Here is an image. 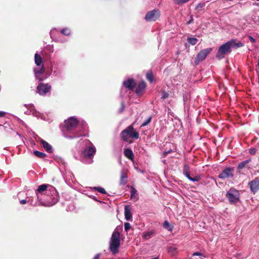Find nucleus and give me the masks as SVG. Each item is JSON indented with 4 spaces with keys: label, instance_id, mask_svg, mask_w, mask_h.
<instances>
[{
    "label": "nucleus",
    "instance_id": "nucleus-1",
    "mask_svg": "<svg viewBox=\"0 0 259 259\" xmlns=\"http://www.w3.org/2000/svg\"><path fill=\"white\" fill-rule=\"evenodd\" d=\"M34 194L38 202L44 206H51L59 200L58 193L55 188L48 184L39 186Z\"/></svg>",
    "mask_w": 259,
    "mask_h": 259
},
{
    "label": "nucleus",
    "instance_id": "nucleus-2",
    "mask_svg": "<svg viewBox=\"0 0 259 259\" xmlns=\"http://www.w3.org/2000/svg\"><path fill=\"white\" fill-rule=\"evenodd\" d=\"M65 126L62 132L65 138L72 139L82 135L78 120L75 117H69L65 121Z\"/></svg>",
    "mask_w": 259,
    "mask_h": 259
},
{
    "label": "nucleus",
    "instance_id": "nucleus-3",
    "mask_svg": "<svg viewBox=\"0 0 259 259\" xmlns=\"http://www.w3.org/2000/svg\"><path fill=\"white\" fill-rule=\"evenodd\" d=\"M85 148L82 151V157L80 160L86 164H91L93 162V158L96 152V149L93 144L89 140L83 141Z\"/></svg>",
    "mask_w": 259,
    "mask_h": 259
},
{
    "label": "nucleus",
    "instance_id": "nucleus-4",
    "mask_svg": "<svg viewBox=\"0 0 259 259\" xmlns=\"http://www.w3.org/2000/svg\"><path fill=\"white\" fill-rule=\"evenodd\" d=\"M120 244V233L118 231H114L110 238L109 247L110 251L113 254L118 253Z\"/></svg>",
    "mask_w": 259,
    "mask_h": 259
},
{
    "label": "nucleus",
    "instance_id": "nucleus-5",
    "mask_svg": "<svg viewBox=\"0 0 259 259\" xmlns=\"http://www.w3.org/2000/svg\"><path fill=\"white\" fill-rule=\"evenodd\" d=\"M65 65V63L61 61L52 63L51 71L52 75L58 78H62L63 77Z\"/></svg>",
    "mask_w": 259,
    "mask_h": 259
},
{
    "label": "nucleus",
    "instance_id": "nucleus-6",
    "mask_svg": "<svg viewBox=\"0 0 259 259\" xmlns=\"http://www.w3.org/2000/svg\"><path fill=\"white\" fill-rule=\"evenodd\" d=\"M120 136L122 139L125 142H127L129 138L131 137L135 139L139 138V133L135 130L132 125L128 126L127 128L122 131Z\"/></svg>",
    "mask_w": 259,
    "mask_h": 259
},
{
    "label": "nucleus",
    "instance_id": "nucleus-7",
    "mask_svg": "<svg viewBox=\"0 0 259 259\" xmlns=\"http://www.w3.org/2000/svg\"><path fill=\"white\" fill-rule=\"evenodd\" d=\"M230 44L228 41L220 47L216 55V57L218 59L221 60L224 58L226 55L229 54L231 53L232 48Z\"/></svg>",
    "mask_w": 259,
    "mask_h": 259
},
{
    "label": "nucleus",
    "instance_id": "nucleus-8",
    "mask_svg": "<svg viewBox=\"0 0 259 259\" xmlns=\"http://www.w3.org/2000/svg\"><path fill=\"white\" fill-rule=\"evenodd\" d=\"M226 197L231 204H235L239 200V191L234 188H231L226 193Z\"/></svg>",
    "mask_w": 259,
    "mask_h": 259
},
{
    "label": "nucleus",
    "instance_id": "nucleus-9",
    "mask_svg": "<svg viewBox=\"0 0 259 259\" xmlns=\"http://www.w3.org/2000/svg\"><path fill=\"white\" fill-rule=\"evenodd\" d=\"M160 16V11L158 9H154L147 13L145 19L148 22L155 21L159 18Z\"/></svg>",
    "mask_w": 259,
    "mask_h": 259
},
{
    "label": "nucleus",
    "instance_id": "nucleus-10",
    "mask_svg": "<svg viewBox=\"0 0 259 259\" xmlns=\"http://www.w3.org/2000/svg\"><path fill=\"white\" fill-rule=\"evenodd\" d=\"M212 51V49L207 48L205 49L202 50L197 55L195 59V64H198L200 62L204 60L207 55L209 54Z\"/></svg>",
    "mask_w": 259,
    "mask_h": 259
},
{
    "label": "nucleus",
    "instance_id": "nucleus-11",
    "mask_svg": "<svg viewBox=\"0 0 259 259\" xmlns=\"http://www.w3.org/2000/svg\"><path fill=\"white\" fill-rule=\"evenodd\" d=\"M51 89V86L49 83L40 82L37 87V92L41 96L46 95Z\"/></svg>",
    "mask_w": 259,
    "mask_h": 259
},
{
    "label": "nucleus",
    "instance_id": "nucleus-12",
    "mask_svg": "<svg viewBox=\"0 0 259 259\" xmlns=\"http://www.w3.org/2000/svg\"><path fill=\"white\" fill-rule=\"evenodd\" d=\"M24 106L29 110L25 112L26 114L29 115L31 114L35 117L42 118V115L35 109V107L33 104H24Z\"/></svg>",
    "mask_w": 259,
    "mask_h": 259
},
{
    "label": "nucleus",
    "instance_id": "nucleus-13",
    "mask_svg": "<svg viewBox=\"0 0 259 259\" xmlns=\"http://www.w3.org/2000/svg\"><path fill=\"white\" fill-rule=\"evenodd\" d=\"M233 168L226 167L220 174L218 177L221 179L232 178L233 176Z\"/></svg>",
    "mask_w": 259,
    "mask_h": 259
},
{
    "label": "nucleus",
    "instance_id": "nucleus-14",
    "mask_svg": "<svg viewBox=\"0 0 259 259\" xmlns=\"http://www.w3.org/2000/svg\"><path fill=\"white\" fill-rule=\"evenodd\" d=\"M183 173L184 175L190 181L192 182H198L199 180L198 177H195L192 178L190 176V166L188 164H184L183 168Z\"/></svg>",
    "mask_w": 259,
    "mask_h": 259
},
{
    "label": "nucleus",
    "instance_id": "nucleus-15",
    "mask_svg": "<svg viewBox=\"0 0 259 259\" xmlns=\"http://www.w3.org/2000/svg\"><path fill=\"white\" fill-rule=\"evenodd\" d=\"M248 185L251 191L253 193H256L259 190V178H255L254 180L248 183Z\"/></svg>",
    "mask_w": 259,
    "mask_h": 259
},
{
    "label": "nucleus",
    "instance_id": "nucleus-16",
    "mask_svg": "<svg viewBox=\"0 0 259 259\" xmlns=\"http://www.w3.org/2000/svg\"><path fill=\"white\" fill-rule=\"evenodd\" d=\"M58 31L56 28H53L51 30L50 35L51 38L56 42L64 43L67 41L66 39H63L58 37L56 34V32Z\"/></svg>",
    "mask_w": 259,
    "mask_h": 259
},
{
    "label": "nucleus",
    "instance_id": "nucleus-17",
    "mask_svg": "<svg viewBox=\"0 0 259 259\" xmlns=\"http://www.w3.org/2000/svg\"><path fill=\"white\" fill-rule=\"evenodd\" d=\"M122 84L128 90H132L135 88L136 83L133 78H128L123 81Z\"/></svg>",
    "mask_w": 259,
    "mask_h": 259
},
{
    "label": "nucleus",
    "instance_id": "nucleus-18",
    "mask_svg": "<svg viewBox=\"0 0 259 259\" xmlns=\"http://www.w3.org/2000/svg\"><path fill=\"white\" fill-rule=\"evenodd\" d=\"M38 67V68H34V72L36 79H38L40 81H41L43 80V78L40 76L45 72V68L43 65H40V67Z\"/></svg>",
    "mask_w": 259,
    "mask_h": 259
},
{
    "label": "nucleus",
    "instance_id": "nucleus-19",
    "mask_svg": "<svg viewBox=\"0 0 259 259\" xmlns=\"http://www.w3.org/2000/svg\"><path fill=\"white\" fill-rule=\"evenodd\" d=\"M30 192L27 191L26 193V198L27 200V203H28L31 206L41 205L39 202H38L37 199L34 200L32 196H30Z\"/></svg>",
    "mask_w": 259,
    "mask_h": 259
},
{
    "label": "nucleus",
    "instance_id": "nucleus-20",
    "mask_svg": "<svg viewBox=\"0 0 259 259\" xmlns=\"http://www.w3.org/2000/svg\"><path fill=\"white\" fill-rule=\"evenodd\" d=\"M40 142L44 149L48 153H52L53 152V147L49 143L42 139H41Z\"/></svg>",
    "mask_w": 259,
    "mask_h": 259
},
{
    "label": "nucleus",
    "instance_id": "nucleus-21",
    "mask_svg": "<svg viewBox=\"0 0 259 259\" xmlns=\"http://www.w3.org/2000/svg\"><path fill=\"white\" fill-rule=\"evenodd\" d=\"M230 43L231 48L237 49L239 48H241L244 46V44L240 41H237L235 39H232L229 41Z\"/></svg>",
    "mask_w": 259,
    "mask_h": 259
},
{
    "label": "nucleus",
    "instance_id": "nucleus-22",
    "mask_svg": "<svg viewBox=\"0 0 259 259\" xmlns=\"http://www.w3.org/2000/svg\"><path fill=\"white\" fill-rule=\"evenodd\" d=\"M146 87V83L144 81H141L138 85L136 93L137 95L141 94L145 90Z\"/></svg>",
    "mask_w": 259,
    "mask_h": 259
},
{
    "label": "nucleus",
    "instance_id": "nucleus-23",
    "mask_svg": "<svg viewBox=\"0 0 259 259\" xmlns=\"http://www.w3.org/2000/svg\"><path fill=\"white\" fill-rule=\"evenodd\" d=\"M124 216L125 219L126 221H130L132 218V214L131 212V209L130 206H124Z\"/></svg>",
    "mask_w": 259,
    "mask_h": 259
},
{
    "label": "nucleus",
    "instance_id": "nucleus-24",
    "mask_svg": "<svg viewBox=\"0 0 259 259\" xmlns=\"http://www.w3.org/2000/svg\"><path fill=\"white\" fill-rule=\"evenodd\" d=\"M127 176L123 170L121 171V176L119 184L120 185H124L127 183Z\"/></svg>",
    "mask_w": 259,
    "mask_h": 259
},
{
    "label": "nucleus",
    "instance_id": "nucleus-25",
    "mask_svg": "<svg viewBox=\"0 0 259 259\" xmlns=\"http://www.w3.org/2000/svg\"><path fill=\"white\" fill-rule=\"evenodd\" d=\"M124 155L131 160L134 159V155L132 150L130 149H125L124 151Z\"/></svg>",
    "mask_w": 259,
    "mask_h": 259
},
{
    "label": "nucleus",
    "instance_id": "nucleus-26",
    "mask_svg": "<svg viewBox=\"0 0 259 259\" xmlns=\"http://www.w3.org/2000/svg\"><path fill=\"white\" fill-rule=\"evenodd\" d=\"M34 62L37 66L42 65V58L40 55L35 53L34 55Z\"/></svg>",
    "mask_w": 259,
    "mask_h": 259
},
{
    "label": "nucleus",
    "instance_id": "nucleus-27",
    "mask_svg": "<svg viewBox=\"0 0 259 259\" xmlns=\"http://www.w3.org/2000/svg\"><path fill=\"white\" fill-rule=\"evenodd\" d=\"M131 198L132 199H135L136 201L138 199L137 191L133 187L131 188Z\"/></svg>",
    "mask_w": 259,
    "mask_h": 259
},
{
    "label": "nucleus",
    "instance_id": "nucleus-28",
    "mask_svg": "<svg viewBox=\"0 0 259 259\" xmlns=\"http://www.w3.org/2000/svg\"><path fill=\"white\" fill-rule=\"evenodd\" d=\"M250 161H251V159H248L247 160H244L243 161H242L241 162H240L238 164V165L237 166V169H239V170H241V169H243Z\"/></svg>",
    "mask_w": 259,
    "mask_h": 259
},
{
    "label": "nucleus",
    "instance_id": "nucleus-29",
    "mask_svg": "<svg viewBox=\"0 0 259 259\" xmlns=\"http://www.w3.org/2000/svg\"><path fill=\"white\" fill-rule=\"evenodd\" d=\"M154 233L153 231H148L143 233V238L145 240H148L151 237L152 235Z\"/></svg>",
    "mask_w": 259,
    "mask_h": 259
},
{
    "label": "nucleus",
    "instance_id": "nucleus-30",
    "mask_svg": "<svg viewBox=\"0 0 259 259\" xmlns=\"http://www.w3.org/2000/svg\"><path fill=\"white\" fill-rule=\"evenodd\" d=\"M163 227L169 231H171L174 228L173 226L170 225L167 221H165L164 222Z\"/></svg>",
    "mask_w": 259,
    "mask_h": 259
},
{
    "label": "nucleus",
    "instance_id": "nucleus-31",
    "mask_svg": "<svg viewBox=\"0 0 259 259\" xmlns=\"http://www.w3.org/2000/svg\"><path fill=\"white\" fill-rule=\"evenodd\" d=\"M60 33L66 36H69L71 34V30L67 27L64 28L60 30Z\"/></svg>",
    "mask_w": 259,
    "mask_h": 259
},
{
    "label": "nucleus",
    "instance_id": "nucleus-32",
    "mask_svg": "<svg viewBox=\"0 0 259 259\" xmlns=\"http://www.w3.org/2000/svg\"><path fill=\"white\" fill-rule=\"evenodd\" d=\"M206 2H202L199 3L195 7V10L198 11H202L204 9V7L206 5Z\"/></svg>",
    "mask_w": 259,
    "mask_h": 259
},
{
    "label": "nucleus",
    "instance_id": "nucleus-33",
    "mask_svg": "<svg viewBox=\"0 0 259 259\" xmlns=\"http://www.w3.org/2000/svg\"><path fill=\"white\" fill-rule=\"evenodd\" d=\"M146 78L150 82H152L154 80V77L151 71H148L146 73Z\"/></svg>",
    "mask_w": 259,
    "mask_h": 259
},
{
    "label": "nucleus",
    "instance_id": "nucleus-34",
    "mask_svg": "<svg viewBox=\"0 0 259 259\" xmlns=\"http://www.w3.org/2000/svg\"><path fill=\"white\" fill-rule=\"evenodd\" d=\"M34 154L35 156L40 158H43L46 156V154L45 153L37 150L34 151Z\"/></svg>",
    "mask_w": 259,
    "mask_h": 259
},
{
    "label": "nucleus",
    "instance_id": "nucleus-35",
    "mask_svg": "<svg viewBox=\"0 0 259 259\" xmlns=\"http://www.w3.org/2000/svg\"><path fill=\"white\" fill-rule=\"evenodd\" d=\"M187 40L188 42L192 45H195L198 41L196 37H193L188 38Z\"/></svg>",
    "mask_w": 259,
    "mask_h": 259
},
{
    "label": "nucleus",
    "instance_id": "nucleus-36",
    "mask_svg": "<svg viewBox=\"0 0 259 259\" xmlns=\"http://www.w3.org/2000/svg\"><path fill=\"white\" fill-rule=\"evenodd\" d=\"M190 0H173L175 4L182 5L189 2Z\"/></svg>",
    "mask_w": 259,
    "mask_h": 259
},
{
    "label": "nucleus",
    "instance_id": "nucleus-37",
    "mask_svg": "<svg viewBox=\"0 0 259 259\" xmlns=\"http://www.w3.org/2000/svg\"><path fill=\"white\" fill-rule=\"evenodd\" d=\"M94 189L97 190L98 192H100L101 194H105L106 193L105 190L102 187H94Z\"/></svg>",
    "mask_w": 259,
    "mask_h": 259
},
{
    "label": "nucleus",
    "instance_id": "nucleus-38",
    "mask_svg": "<svg viewBox=\"0 0 259 259\" xmlns=\"http://www.w3.org/2000/svg\"><path fill=\"white\" fill-rule=\"evenodd\" d=\"M152 117L150 116L141 125V126L147 125L151 121Z\"/></svg>",
    "mask_w": 259,
    "mask_h": 259
},
{
    "label": "nucleus",
    "instance_id": "nucleus-39",
    "mask_svg": "<svg viewBox=\"0 0 259 259\" xmlns=\"http://www.w3.org/2000/svg\"><path fill=\"white\" fill-rule=\"evenodd\" d=\"M169 97V94L163 91L162 92L161 99L163 100L167 99Z\"/></svg>",
    "mask_w": 259,
    "mask_h": 259
},
{
    "label": "nucleus",
    "instance_id": "nucleus-40",
    "mask_svg": "<svg viewBox=\"0 0 259 259\" xmlns=\"http://www.w3.org/2000/svg\"><path fill=\"white\" fill-rule=\"evenodd\" d=\"M124 228L125 231L127 232L131 228V224L129 223H125L124 224Z\"/></svg>",
    "mask_w": 259,
    "mask_h": 259
},
{
    "label": "nucleus",
    "instance_id": "nucleus-41",
    "mask_svg": "<svg viewBox=\"0 0 259 259\" xmlns=\"http://www.w3.org/2000/svg\"><path fill=\"white\" fill-rule=\"evenodd\" d=\"M193 22H194V19L193 18V16L192 15H191L190 16V20L188 22H187L186 24L187 25L193 23Z\"/></svg>",
    "mask_w": 259,
    "mask_h": 259
},
{
    "label": "nucleus",
    "instance_id": "nucleus-42",
    "mask_svg": "<svg viewBox=\"0 0 259 259\" xmlns=\"http://www.w3.org/2000/svg\"><path fill=\"white\" fill-rule=\"evenodd\" d=\"M125 108L124 104L123 102H122L121 104V107L119 109V112L121 113L123 111Z\"/></svg>",
    "mask_w": 259,
    "mask_h": 259
},
{
    "label": "nucleus",
    "instance_id": "nucleus-43",
    "mask_svg": "<svg viewBox=\"0 0 259 259\" xmlns=\"http://www.w3.org/2000/svg\"><path fill=\"white\" fill-rule=\"evenodd\" d=\"M256 150L255 148H250L249 149V153L251 155H254L256 152Z\"/></svg>",
    "mask_w": 259,
    "mask_h": 259
},
{
    "label": "nucleus",
    "instance_id": "nucleus-44",
    "mask_svg": "<svg viewBox=\"0 0 259 259\" xmlns=\"http://www.w3.org/2000/svg\"><path fill=\"white\" fill-rule=\"evenodd\" d=\"M169 252H174L176 250V248L174 247H170L168 249Z\"/></svg>",
    "mask_w": 259,
    "mask_h": 259
},
{
    "label": "nucleus",
    "instance_id": "nucleus-45",
    "mask_svg": "<svg viewBox=\"0 0 259 259\" xmlns=\"http://www.w3.org/2000/svg\"><path fill=\"white\" fill-rule=\"evenodd\" d=\"M21 204H25L27 202V198L26 199H21L19 200Z\"/></svg>",
    "mask_w": 259,
    "mask_h": 259
},
{
    "label": "nucleus",
    "instance_id": "nucleus-46",
    "mask_svg": "<svg viewBox=\"0 0 259 259\" xmlns=\"http://www.w3.org/2000/svg\"><path fill=\"white\" fill-rule=\"evenodd\" d=\"M196 255H197V256H201L202 254L201 253H200V252H194L193 254V256L191 258V259H194L193 258V256H195Z\"/></svg>",
    "mask_w": 259,
    "mask_h": 259
},
{
    "label": "nucleus",
    "instance_id": "nucleus-47",
    "mask_svg": "<svg viewBox=\"0 0 259 259\" xmlns=\"http://www.w3.org/2000/svg\"><path fill=\"white\" fill-rule=\"evenodd\" d=\"M248 38L251 42L253 43V42H255V39L251 36H250V35L248 36Z\"/></svg>",
    "mask_w": 259,
    "mask_h": 259
},
{
    "label": "nucleus",
    "instance_id": "nucleus-48",
    "mask_svg": "<svg viewBox=\"0 0 259 259\" xmlns=\"http://www.w3.org/2000/svg\"><path fill=\"white\" fill-rule=\"evenodd\" d=\"M6 115V112L4 111H0V117H2L5 116Z\"/></svg>",
    "mask_w": 259,
    "mask_h": 259
},
{
    "label": "nucleus",
    "instance_id": "nucleus-49",
    "mask_svg": "<svg viewBox=\"0 0 259 259\" xmlns=\"http://www.w3.org/2000/svg\"><path fill=\"white\" fill-rule=\"evenodd\" d=\"M100 253H98L93 258V259H99L100 258Z\"/></svg>",
    "mask_w": 259,
    "mask_h": 259
},
{
    "label": "nucleus",
    "instance_id": "nucleus-50",
    "mask_svg": "<svg viewBox=\"0 0 259 259\" xmlns=\"http://www.w3.org/2000/svg\"><path fill=\"white\" fill-rule=\"evenodd\" d=\"M170 152H171V151H170V150L167 151H165V152H164V153H163V155H164V156H166L167 154H168L170 153Z\"/></svg>",
    "mask_w": 259,
    "mask_h": 259
},
{
    "label": "nucleus",
    "instance_id": "nucleus-51",
    "mask_svg": "<svg viewBox=\"0 0 259 259\" xmlns=\"http://www.w3.org/2000/svg\"><path fill=\"white\" fill-rule=\"evenodd\" d=\"M93 199L94 200L96 201H99L97 199V197H96V196H94V197H93Z\"/></svg>",
    "mask_w": 259,
    "mask_h": 259
},
{
    "label": "nucleus",
    "instance_id": "nucleus-52",
    "mask_svg": "<svg viewBox=\"0 0 259 259\" xmlns=\"http://www.w3.org/2000/svg\"><path fill=\"white\" fill-rule=\"evenodd\" d=\"M52 49H53V48H52ZM51 51L53 52V50H51Z\"/></svg>",
    "mask_w": 259,
    "mask_h": 259
},
{
    "label": "nucleus",
    "instance_id": "nucleus-53",
    "mask_svg": "<svg viewBox=\"0 0 259 259\" xmlns=\"http://www.w3.org/2000/svg\"><path fill=\"white\" fill-rule=\"evenodd\" d=\"M257 1H259V0H256Z\"/></svg>",
    "mask_w": 259,
    "mask_h": 259
},
{
    "label": "nucleus",
    "instance_id": "nucleus-54",
    "mask_svg": "<svg viewBox=\"0 0 259 259\" xmlns=\"http://www.w3.org/2000/svg\"><path fill=\"white\" fill-rule=\"evenodd\" d=\"M258 19H259V16H258Z\"/></svg>",
    "mask_w": 259,
    "mask_h": 259
}]
</instances>
